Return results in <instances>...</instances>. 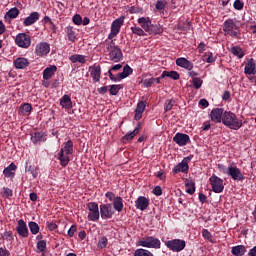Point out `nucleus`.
<instances>
[{"label": "nucleus", "instance_id": "obj_1", "mask_svg": "<svg viewBox=\"0 0 256 256\" xmlns=\"http://www.w3.org/2000/svg\"><path fill=\"white\" fill-rule=\"evenodd\" d=\"M222 123L233 131H239L243 127V122L231 111H224Z\"/></svg>", "mask_w": 256, "mask_h": 256}, {"label": "nucleus", "instance_id": "obj_2", "mask_svg": "<svg viewBox=\"0 0 256 256\" xmlns=\"http://www.w3.org/2000/svg\"><path fill=\"white\" fill-rule=\"evenodd\" d=\"M138 25L149 35H159L162 32L161 27L154 25L149 17L138 18Z\"/></svg>", "mask_w": 256, "mask_h": 256}, {"label": "nucleus", "instance_id": "obj_3", "mask_svg": "<svg viewBox=\"0 0 256 256\" xmlns=\"http://www.w3.org/2000/svg\"><path fill=\"white\" fill-rule=\"evenodd\" d=\"M73 154V141L68 140L64 146L61 148V151L59 153V161H60V165H62V167H67V165H69V161H71V159L69 158V155Z\"/></svg>", "mask_w": 256, "mask_h": 256}, {"label": "nucleus", "instance_id": "obj_4", "mask_svg": "<svg viewBox=\"0 0 256 256\" xmlns=\"http://www.w3.org/2000/svg\"><path fill=\"white\" fill-rule=\"evenodd\" d=\"M223 31L225 35H230V37H237L239 33V21L236 19H228L223 24Z\"/></svg>", "mask_w": 256, "mask_h": 256}, {"label": "nucleus", "instance_id": "obj_5", "mask_svg": "<svg viewBox=\"0 0 256 256\" xmlns=\"http://www.w3.org/2000/svg\"><path fill=\"white\" fill-rule=\"evenodd\" d=\"M138 246L146 247L147 249H161V240L153 236H147L138 242Z\"/></svg>", "mask_w": 256, "mask_h": 256}, {"label": "nucleus", "instance_id": "obj_6", "mask_svg": "<svg viewBox=\"0 0 256 256\" xmlns=\"http://www.w3.org/2000/svg\"><path fill=\"white\" fill-rule=\"evenodd\" d=\"M107 53L110 57V61L114 63H119L121 59H123V52L117 47L115 44L110 43L106 46Z\"/></svg>", "mask_w": 256, "mask_h": 256}, {"label": "nucleus", "instance_id": "obj_7", "mask_svg": "<svg viewBox=\"0 0 256 256\" xmlns=\"http://www.w3.org/2000/svg\"><path fill=\"white\" fill-rule=\"evenodd\" d=\"M15 44L21 49H29L31 47V36L26 33H19L15 37Z\"/></svg>", "mask_w": 256, "mask_h": 256}, {"label": "nucleus", "instance_id": "obj_8", "mask_svg": "<svg viewBox=\"0 0 256 256\" xmlns=\"http://www.w3.org/2000/svg\"><path fill=\"white\" fill-rule=\"evenodd\" d=\"M123 23H125V16H120L112 22L111 32L108 35V39H114V37H117V35H119Z\"/></svg>", "mask_w": 256, "mask_h": 256}, {"label": "nucleus", "instance_id": "obj_9", "mask_svg": "<svg viewBox=\"0 0 256 256\" xmlns=\"http://www.w3.org/2000/svg\"><path fill=\"white\" fill-rule=\"evenodd\" d=\"M209 182L212 187V191L214 193H223V190L225 189V185L223 184V179H221L217 175H212L209 178Z\"/></svg>", "mask_w": 256, "mask_h": 256}, {"label": "nucleus", "instance_id": "obj_10", "mask_svg": "<svg viewBox=\"0 0 256 256\" xmlns=\"http://www.w3.org/2000/svg\"><path fill=\"white\" fill-rule=\"evenodd\" d=\"M88 209V221H99V204L95 202H89L87 204Z\"/></svg>", "mask_w": 256, "mask_h": 256}, {"label": "nucleus", "instance_id": "obj_11", "mask_svg": "<svg viewBox=\"0 0 256 256\" xmlns=\"http://www.w3.org/2000/svg\"><path fill=\"white\" fill-rule=\"evenodd\" d=\"M186 243L185 240L174 239L166 242V247L170 249V251H174V253H179L185 249Z\"/></svg>", "mask_w": 256, "mask_h": 256}, {"label": "nucleus", "instance_id": "obj_12", "mask_svg": "<svg viewBox=\"0 0 256 256\" xmlns=\"http://www.w3.org/2000/svg\"><path fill=\"white\" fill-rule=\"evenodd\" d=\"M191 162V157H185L179 164H177L172 172L177 173H189V163Z\"/></svg>", "mask_w": 256, "mask_h": 256}, {"label": "nucleus", "instance_id": "obj_13", "mask_svg": "<svg viewBox=\"0 0 256 256\" xmlns=\"http://www.w3.org/2000/svg\"><path fill=\"white\" fill-rule=\"evenodd\" d=\"M227 175L231 177L233 181H243V179H245L243 172L235 166L228 167Z\"/></svg>", "mask_w": 256, "mask_h": 256}, {"label": "nucleus", "instance_id": "obj_14", "mask_svg": "<svg viewBox=\"0 0 256 256\" xmlns=\"http://www.w3.org/2000/svg\"><path fill=\"white\" fill-rule=\"evenodd\" d=\"M115 214V210H113V205L111 204H102L100 205V215L103 219H111Z\"/></svg>", "mask_w": 256, "mask_h": 256}, {"label": "nucleus", "instance_id": "obj_15", "mask_svg": "<svg viewBox=\"0 0 256 256\" xmlns=\"http://www.w3.org/2000/svg\"><path fill=\"white\" fill-rule=\"evenodd\" d=\"M173 141L176 145H179V147H185V145H187L191 139L189 138V135L178 132L173 137Z\"/></svg>", "mask_w": 256, "mask_h": 256}, {"label": "nucleus", "instance_id": "obj_16", "mask_svg": "<svg viewBox=\"0 0 256 256\" xmlns=\"http://www.w3.org/2000/svg\"><path fill=\"white\" fill-rule=\"evenodd\" d=\"M223 115H225L223 108H214L210 113L211 121L214 123H223Z\"/></svg>", "mask_w": 256, "mask_h": 256}, {"label": "nucleus", "instance_id": "obj_17", "mask_svg": "<svg viewBox=\"0 0 256 256\" xmlns=\"http://www.w3.org/2000/svg\"><path fill=\"white\" fill-rule=\"evenodd\" d=\"M88 71L94 83H99V81H101V66L99 65L90 66Z\"/></svg>", "mask_w": 256, "mask_h": 256}, {"label": "nucleus", "instance_id": "obj_18", "mask_svg": "<svg viewBox=\"0 0 256 256\" xmlns=\"http://www.w3.org/2000/svg\"><path fill=\"white\" fill-rule=\"evenodd\" d=\"M51 51V46L47 42H41L36 45V54L38 57H45Z\"/></svg>", "mask_w": 256, "mask_h": 256}, {"label": "nucleus", "instance_id": "obj_19", "mask_svg": "<svg viewBox=\"0 0 256 256\" xmlns=\"http://www.w3.org/2000/svg\"><path fill=\"white\" fill-rule=\"evenodd\" d=\"M176 65L181 67L182 69H186V71L193 70V62L189 61L187 58L180 57L176 59Z\"/></svg>", "mask_w": 256, "mask_h": 256}, {"label": "nucleus", "instance_id": "obj_20", "mask_svg": "<svg viewBox=\"0 0 256 256\" xmlns=\"http://www.w3.org/2000/svg\"><path fill=\"white\" fill-rule=\"evenodd\" d=\"M31 141L34 145H41L47 141V135L43 132H34L31 134Z\"/></svg>", "mask_w": 256, "mask_h": 256}, {"label": "nucleus", "instance_id": "obj_21", "mask_svg": "<svg viewBox=\"0 0 256 256\" xmlns=\"http://www.w3.org/2000/svg\"><path fill=\"white\" fill-rule=\"evenodd\" d=\"M16 230L20 237H29V229H27V224L25 221L19 220Z\"/></svg>", "mask_w": 256, "mask_h": 256}, {"label": "nucleus", "instance_id": "obj_22", "mask_svg": "<svg viewBox=\"0 0 256 256\" xmlns=\"http://www.w3.org/2000/svg\"><path fill=\"white\" fill-rule=\"evenodd\" d=\"M39 21V14L38 12H32L28 17H26L23 21L24 27H31V25H34V23H37Z\"/></svg>", "mask_w": 256, "mask_h": 256}, {"label": "nucleus", "instance_id": "obj_23", "mask_svg": "<svg viewBox=\"0 0 256 256\" xmlns=\"http://www.w3.org/2000/svg\"><path fill=\"white\" fill-rule=\"evenodd\" d=\"M60 106L62 109H73V101H71V96L65 94L60 99Z\"/></svg>", "mask_w": 256, "mask_h": 256}, {"label": "nucleus", "instance_id": "obj_24", "mask_svg": "<svg viewBox=\"0 0 256 256\" xmlns=\"http://www.w3.org/2000/svg\"><path fill=\"white\" fill-rule=\"evenodd\" d=\"M19 13L20 11L17 7L11 8L4 15V20L6 21V23H10L11 19H17V17H19Z\"/></svg>", "mask_w": 256, "mask_h": 256}, {"label": "nucleus", "instance_id": "obj_25", "mask_svg": "<svg viewBox=\"0 0 256 256\" xmlns=\"http://www.w3.org/2000/svg\"><path fill=\"white\" fill-rule=\"evenodd\" d=\"M149 207V199L145 198L144 196H140L136 200V209L140 211H145Z\"/></svg>", "mask_w": 256, "mask_h": 256}, {"label": "nucleus", "instance_id": "obj_26", "mask_svg": "<svg viewBox=\"0 0 256 256\" xmlns=\"http://www.w3.org/2000/svg\"><path fill=\"white\" fill-rule=\"evenodd\" d=\"M244 73L246 75H255V73H256L255 60H253V59L248 60V62L245 65V68H244Z\"/></svg>", "mask_w": 256, "mask_h": 256}, {"label": "nucleus", "instance_id": "obj_27", "mask_svg": "<svg viewBox=\"0 0 256 256\" xmlns=\"http://www.w3.org/2000/svg\"><path fill=\"white\" fill-rule=\"evenodd\" d=\"M56 72H57V66L51 65V66L47 67L43 71V79L45 81H49V79H51V77H53Z\"/></svg>", "mask_w": 256, "mask_h": 256}, {"label": "nucleus", "instance_id": "obj_28", "mask_svg": "<svg viewBox=\"0 0 256 256\" xmlns=\"http://www.w3.org/2000/svg\"><path fill=\"white\" fill-rule=\"evenodd\" d=\"M14 67H16V69H25L29 67V60L23 57L17 58L14 60Z\"/></svg>", "mask_w": 256, "mask_h": 256}, {"label": "nucleus", "instance_id": "obj_29", "mask_svg": "<svg viewBox=\"0 0 256 256\" xmlns=\"http://www.w3.org/2000/svg\"><path fill=\"white\" fill-rule=\"evenodd\" d=\"M145 111V102L141 101L137 104V108L135 111L134 119L135 121H139L141 117H143V112Z\"/></svg>", "mask_w": 256, "mask_h": 256}, {"label": "nucleus", "instance_id": "obj_30", "mask_svg": "<svg viewBox=\"0 0 256 256\" xmlns=\"http://www.w3.org/2000/svg\"><path fill=\"white\" fill-rule=\"evenodd\" d=\"M231 253L235 256H243L247 253V248L244 245L234 246L232 247Z\"/></svg>", "mask_w": 256, "mask_h": 256}, {"label": "nucleus", "instance_id": "obj_31", "mask_svg": "<svg viewBox=\"0 0 256 256\" xmlns=\"http://www.w3.org/2000/svg\"><path fill=\"white\" fill-rule=\"evenodd\" d=\"M71 63H80L81 65L87 63V60L85 59L84 55L81 54H74L70 56Z\"/></svg>", "mask_w": 256, "mask_h": 256}, {"label": "nucleus", "instance_id": "obj_32", "mask_svg": "<svg viewBox=\"0 0 256 256\" xmlns=\"http://www.w3.org/2000/svg\"><path fill=\"white\" fill-rule=\"evenodd\" d=\"M113 207L115 211L121 213V211H123V198L120 196L116 197L113 202Z\"/></svg>", "mask_w": 256, "mask_h": 256}, {"label": "nucleus", "instance_id": "obj_33", "mask_svg": "<svg viewBox=\"0 0 256 256\" xmlns=\"http://www.w3.org/2000/svg\"><path fill=\"white\" fill-rule=\"evenodd\" d=\"M66 34H67L69 41H71L72 43H75V41L77 40V34H76L75 30L73 29V27H71V26L66 27Z\"/></svg>", "mask_w": 256, "mask_h": 256}, {"label": "nucleus", "instance_id": "obj_34", "mask_svg": "<svg viewBox=\"0 0 256 256\" xmlns=\"http://www.w3.org/2000/svg\"><path fill=\"white\" fill-rule=\"evenodd\" d=\"M31 111H33V107L29 103H25L20 107V113L21 115H31Z\"/></svg>", "mask_w": 256, "mask_h": 256}, {"label": "nucleus", "instance_id": "obj_35", "mask_svg": "<svg viewBox=\"0 0 256 256\" xmlns=\"http://www.w3.org/2000/svg\"><path fill=\"white\" fill-rule=\"evenodd\" d=\"M131 73H133V69H131L129 65H126L123 68V72L118 74V79H127Z\"/></svg>", "mask_w": 256, "mask_h": 256}, {"label": "nucleus", "instance_id": "obj_36", "mask_svg": "<svg viewBox=\"0 0 256 256\" xmlns=\"http://www.w3.org/2000/svg\"><path fill=\"white\" fill-rule=\"evenodd\" d=\"M17 166L11 163L7 168L4 169L3 173L5 177H13L14 171H16Z\"/></svg>", "mask_w": 256, "mask_h": 256}, {"label": "nucleus", "instance_id": "obj_37", "mask_svg": "<svg viewBox=\"0 0 256 256\" xmlns=\"http://www.w3.org/2000/svg\"><path fill=\"white\" fill-rule=\"evenodd\" d=\"M170 77V79H174V81L179 80V73L176 71H164L162 73V78Z\"/></svg>", "mask_w": 256, "mask_h": 256}, {"label": "nucleus", "instance_id": "obj_38", "mask_svg": "<svg viewBox=\"0 0 256 256\" xmlns=\"http://www.w3.org/2000/svg\"><path fill=\"white\" fill-rule=\"evenodd\" d=\"M131 31L134 33V35H138V37H145V35H147L145 30L139 26H132Z\"/></svg>", "mask_w": 256, "mask_h": 256}, {"label": "nucleus", "instance_id": "obj_39", "mask_svg": "<svg viewBox=\"0 0 256 256\" xmlns=\"http://www.w3.org/2000/svg\"><path fill=\"white\" fill-rule=\"evenodd\" d=\"M134 256H153V253L149 250L139 248L135 250Z\"/></svg>", "mask_w": 256, "mask_h": 256}, {"label": "nucleus", "instance_id": "obj_40", "mask_svg": "<svg viewBox=\"0 0 256 256\" xmlns=\"http://www.w3.org/2000/svg\"><path fill=\"white\" fill-rule=\"evenodd\" d=\"M231 53L233 54V55H236V57L238 58V59H243V57H244V53H243V49H241L240 47H232L231 48Z\"/></svg>", "mask_w": 256, "mask_h": 256}, {"label": "nucleus", "instance_id": "obj_41", "mask_svg": "<svg viewBox=\"0 0 256 256\" xmlns=\"http://www.w3.org/2000/svg\"><path fill=\"white\" fill-rule=\"evenodd\" d=\"M139 125L134 129V131L127 133L124 137H123V141H131V139H133V137H135V135H137L139 133Z\"/></svg>", "mask_w": 256, "mask_h": 256}, {"label": "nucleus", "instance_id": "obj_42", "mask_svg": "<svg viewBox=\"0 0 256 256\" xmlns=\"http://www.w3.org/2000/svg\"><path fill=\"white\" fill-rule=\"evenodd\" d=\"M28 227L32 235H37V233H39V224H37V222H29Z\"/></svg>", "mask_w": 256, "mask_h": 256}, {"label": "nucleus", "instance_id": "obj_43", "mask_svg": "<svg viewBox=\"0 0 256 256\" xmlns=\"http://www.w3.org/2000/svg\"><path fill=\"white\" fill-rule=\"evenodd\" d=\"M109 244V240L107 239V237H101L98 241V249H105V247H107V245Z\"/></svg>", "mask_w": 256, "mask_h": 256}, {"label": "nucleus", "instance_id": "obj_44", "mask_svg": "<svg viewBox=\"0 0 256 256\" xmlns=\"http://www.w3.org/2000/svg\"><path fill=\"white\" fill-rule=\"evenodd\" d=\"M192 84L196 89H201V86L203 85V80L201 78H193Z\"/></svg>", "mask_w": 256, "mask_h": 256}, {"label": "nucleus", "instance_id": "obj_45", "mask_svg": "<svg viewBox=\"0 0 256 256\" xmlns=\"http://www.w3.org/2000/svg\"><path fill=\"white\" fill-rule=\"evenodd\" d=\"M173 105H175L174 100H166L164 104V111H171V109H173Z\"/></svg>", "mask_w": 256, "mask_h": 256}, {"label": "nucleus", "instance_id": "obj_46", "mask_svg": "<svg viewBox=\"0 0 256 256\" xmlns=\"http://www.w3.org/2000/svg\"><path fill=\"white\" fill-rule=\"evenodd\" d=\"M186 193H188L189 195H193V193H195L194 183H186Z\"/></svg>", "mask_w": 256, "mask_h": 256}, {"label": "nucleus", "instance_id": "obj_47", "mask_svg": "<svg viewBox=\"0 0 256 256\" xmlns=\"http://www.w3.org/2000/svg\"><path fill=\"white\" fill-rule=\"evenodd\" d=\"M37 249L41 252L45 251V249H47V242L45 240L38 241Z\"/></svg>", "mask_w": 256, "mask_h": 256}, {"label": "nucleus", "instance_id": "obj_48", "mask_svg": "<svg viewBox=\"0 0 256 256\" xmlns=\"http://www.w3.org/2000/svg\"><path fill=\"white\" fill-rule=\"evenodd\" d=\"M202 236L204 237V239H207L208 241H213V235H211V232H209V230L204 229L202 231Z\"/></svg>", "mask_w": 256, "mask_h": 256}, {"label": "nucleus", "instance_id": "obj_49", "mask_svg": "<svg viewBox=\"0 0 256 256\" xmlns=\"http://www.w3.org/2000/svg\"><path fill=\"white\" fill-rule=\"evenodd\" d=\"M120 89H121L120 85H112L110 87V95H117Z\"/></svg>", "mask_w": 256, "mask_h": 256}, {"label": "nucleus", "instance_id": "obj_50", "mask_svg": "<svg viewBox=\"0 0 256 256\" xmlns=\"http://www.w3.org/2000/svg\"><path fill=\"white\" fill-rule=\"evenodd\" d=\"M73 23L75 25H81L83 23V18H81V15L76 14L73 16Z\"/></svg>", "mask_w": 256, "mask_h": 256}, {"label": "nucleus", "instance_id": "obj_51", "mask_svg": "<svg viewBox=\"0 0 256 256\" xmlns=\"http://www.w3.org/2000/svg\"><path fill=\"white\" fill-rule=\"evenodd\" d=\"M2 238L5 240V241H13V233L11 232H4L2 234Z\"/></svg>", "mask_w": 256, "mask_h": 256}, {"label": "nucleus", "instance_id": "obj_52", "mask_svg": "<svg viewBox=\"0 0 256 256\" xmlns=\"http://www.w3.org/2000/svg\"><path fill=\"white\" fill-rule=\"evenodd\" d=\"M155 83V78H148L143 81L144 87H151Z\"/></svg>", "mask_w": 256, "mask_h": 256}, {"label": "nucleus", "instance_id": "obj_53", "mask_svg": "<svg viewBox=\"0 0 256 256\" xmlns=\"http://www.w3.org/2000/svg\"><path fill=\"white\" fill-rule=\"evenodd\" d=\"M156 9H157L158 11H163V9H165V1H163V0H158V1L156 2Z\"/></svg>", "mask_w": 256, "mask_h": 256}, {"label": "nucleus", "instance_id": "obj_54", "mask_svg": "<svg viewBox=\"0 0 256 256\" xmlns=\"http://www.w3.org/2000/svg\"><path fill=\"white\" fill-rule=\"evenodd\" d=\"M234 9H237V11H241V9H243V2H241V0H236L234 2Z\"/></svg>", "mask_w": 256, "mask_h": 256}, {"label": "nucleus", "instance_id": "obj_55", "mask_svg": "<svg viewBox=\"0 0 256 256\" xmlns=\"http://www.w3.org/2000/svg\"><path fill=\"white\" fill-rule=\"evenodd\" d=\"M153 193L154 195H156L157 197H160V195H163V190L161 189V186H156L153 189Z\"/></svg>", "mask_w": 256, "mask_h": 256}, {"label": "nucleus", "instance_id": "obj_56", "mask_svg": "<svg viewBox=\"0 0 256 256\" xmlns=\"http://www.w3.org/2000/svg\"><path fill=\"white\" fill-rule=\"evenodd\" d=\"M105 197H106L107 199H109V201H112V202H114L115 199H117V197H115V194H114L113 192H107V193L105 194Z\"/></svg>", "mask_w": 256, "mask_h": 256}, {"label": "nucleus", "instance_id": "obj_57", "mask_svg": "<svg viewBox=\"0 0 256 256\" xmlns=\"http://www.w3.org/2000/svg\"><path fill=\"white\" fill-rule=\"evenodd\" d=\"M75 231H77V226L76 225H72L70 227V229L68 230V236L69 237H73V235H75Z\"/></svg>", "mask_w": 256, "mask_h": 256}, {"label": "nucleus", "instance_id": "obj_58", "mask_svg": "<svg viewBox=\"0 0 256 256\" xmlns=\"http://www.w3.org/2000/svg\"><path fill=\"white\" fill-rule=\"evenodd\" d=\"M49 231H55V229H57V224H55L54 222H50L47 225Z\"/></svg>", "mask_w": 256, "mask_h": 256}, {"label": "nucleus", "instance_id": "obj_59", "mask_svg": "<svg viewBox=\"0 0 256 256\" xmlns=\"http://www.w3.org/2000/svg\"><path fill=\"white\" fill-rule=\"evenodd\" d=\"M230 98H231V93H229V91H225V92L223 93L222 99H223L224 101H229Z\"/></svg>", "mask_w": 256, "mask_h": 256}, {"label": "nucleus", "instance_id": "obj_60", "mask_svg": "<svg viewBox=\"0 0 256 256\" xmlns=\"http://www.w3.org/2000/svg\"><path fill=\"white\" fill-rule=\"evenodd\" d=\"M218 169H219V171H221L222 173H225L227 175V171L229 168L225 167V165L220 164V165H218Z\"/></svg>", "mask_w": 256, "mask_h": 256}, {"label": "nucleus", "instance_id": "obj_61", "mask_svg": "<svg viewBox=\"0 0 256 256\" xmlns=\"http://www.w3.org/2000/svg\"><path fill=\"white\" fill-rule=\"evenodd\" d=\"M10 253L3 247H0V256H9Z\"/></svg>", "mask_w": 256, "mask_h": 256}, {"label": "nucleus", "instance_id": "obj_62", "mask_svg": "<svg viewBox=\"0 0 256 256\" xmlns=\"http://www.w3.org/2000/svg\"><path fill=\"white\" fill-rule=\"evenodd\" d=\"M3 193H4L5 197H11L13 195V191H11V189H9V188L4 189Z\"/></svg>", "mask_w": 256, "mask_h": 256}, {"label": "nucleus", "instance_id": "obj_63", "mask_svg": "<svg viewBox=\"0 0 256 256\" xmlns=\"http://www.w3.org/2000/svg\"><path fill=\"white\" fill-rule=\"evenodd\" d=\"M199 105H201V107H209V102L205 99H201Z\"/></svg>", "mask_w": 256, "mask_h": 256}, {"label": "nucleus", "instance_id": "obj_64", "mask_svg": "<svg viewBox=\"0 0 256 256\" xmlns=\"http://www.w3.org/2000/svg\"><path fill=\"white\" fill-rule=\"evenodd\" d=\"M198 51H199V53H203V51H205V44L200 43L198 45Z\"/></svg>", "mask_w": 256, "mask_h": 256}]
</instances>
